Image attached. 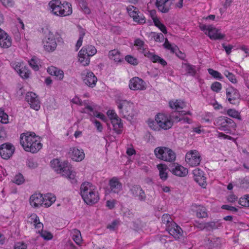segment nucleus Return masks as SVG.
Listing matches in <instances>:
<instances>
[{
	"label": "nucleus",
	"instance_id": "nucleus-1",
	"mask_svg": "<svg viewBox=\"0 0 249 249\" xmlns=\"http://www.w3.org/2000/svg\"><path fill=\"white\" fill-rule=\"evenodd\" d=\"M37 139L38 137L34 132H27L20 135V143L26 151L36 153L42 146Z\"/></svg>",
	"mask_w": 249,
	"mask_h": 249
},
{
	"label": "nucleus",
	"instance_id": "nucleus-2",
	"mask_svg": "<svg viewBox=\"0 0 249 249\" xmlns=\"http://www.w3.org/2000/svg\"><path fill=\"white\" fill-rule=\"evenodd\" d=\"M80 195L84 202L89 205L97 203L100 199L96 187L89 182L81 184Z\"/></svg>",
	"mask_w": 249,
	"mask_h": 249
},
{
	"label": "nucleus",
	"instance_id": "nucleus-3",
	"mask_svg": "<svg viewBox=\"0 0 249 249\" xmlns=\"http://www.w3.org/2000/svg\"><path fill=\"white\" fill-rule=\"evenodd\" d=\"M50 164L57 173L67 178L73 184L76 182L75 173L73 172L72 167L67 161L61 162L59 160L55 159L51 160Z\"/></svg>",
	"mask_w": 249,
	"mask_h": 249
},
{
	"label": "nucleus",
	"instance_id": "nucleus-4",
	"mask_svg": "<svg viewBox=\"0 0 249 249\" xmlns=\"http://www.w3.org/2000/svg\"><path fill=\"white\" fill-rule=\"evenodd\" d=\"M49 5L52 13L57 16L66 17L72 14V6L70 3L67 1L62 2L60 0H53Z\"/></svg>",
	"mask_w": 249,
	"mask_h": 249
},
{
	"label": "nucleus",
	"instance_id": "nucleus-5",
	"mask_svg": "<svg viewBox=\"0 0 249 249\" xmlns=\"http://www.w3.org/2000/svg\"><path fill=\"white\" fill-rule=\"evenodd\" d=\"M56 39L58 42L62 40V38L60 37V35L58 32H56L55 35L50 31L46 33L43 40V47L45 50L49 52L54 51L57 45Z\"/></svg>",
	"mask_w": 249,
	"mask_h": 249
},
{
	"label": "nucleus",
	"instance_id": "nucleus-6",
	"mask_svg": "<svg viewBox=\"0 0 249 249\" xmlns=\"http://www.w3.org/2000/svg\"><path fill=\"white\" fill-rule=\"evenodd\" d=\"M97 50L92 45L83 47L78 53L79 61L83 66H87L90 62L89 57L95 54Z\"/></svg>",
	"mask_w": 249,
	"mask_h": 249
},
{
	"label": "nucleus",
	"instance_id": "nucleus-7",
	"mask_svg": "<svg viewBox=\"0 0 249 249\" xmlns=\"http://www.w3.org/2000/svg\"><path fill=\"white\" fill-rule=\"evenodd\" d=\"M156 157L161 160L166 161H174L176 159V154L171 149L164 147H158L154 150Z\"/></svg>",
	"mask_w": 249,
	"mask_h": 249
},
{
	"label": "nucleus",
	"instance_id": "nucleus-8",
	"mask_svg": "<svg viewBox=\"0 0 249 249\" xmlns=\"http://www.w3.org/2000/svg\"><path fill=\"white\" fill-rule=\"evenodd\" d=\"M119 112L122 114L124 118L127 119L133 118L134 114L132 111L133 104L126 100H118L116 102Z\"/></svg>",
	"mask_w": 249,
	"mask_h": 249
},
{
	"label": "nucleus",
	"instance_id": "nucleus-9",
	"mask_svg": "<svg viewBox=\"0 0 249 249\" xmlns=\"http://www.w3.org/2000/svg\"><path fill=\"white\" fill-rule=\"evenodd\" d=\"M216 124L218 129L227 133H230V128H234L236 124L232 120L227 117L221 116L217 118Z\"/></svg>",
	"mask_w": 249,
	"mask_h": 249
},
{
	"label": "nucleus",
	"instance_id": "nucleus-10",
	"mask_svg": "<svg viewBox=\"0 0 249 249\" xmlns=\"http://www.w3.org/2000/svg\"><path fill=\"white\" fill-rule=\"evenodd\" d=\"M201 160V157L197 150H190L186 154L185 161L190 166H198Z\"/></svg>",
	"mask_w": 249,
	"mask_h": 249
},
{
	"label": "nucleus",
	"instance_id": "nucleus-11",
	"mask_svg": "<svg viewBox=\"0 0 249 249\" xmlns=\"http://www.w3.org/2000/svg\"><path fill=\"white\" fill-rule=\"evenodd\" d=\"M155 121L159 126L164 130L170 128L173 125L172 121L164 114H157L155 117Z\"/></svg>",
	"mask_w": 249,
	"mask_h": 249
},
{
	"label": "nucleus",
	"instance_id": "nucleus-12",
	"mask_svg": "<svg viewBox=\"0 0 249 249\" xmlns=\"http://www.w3.org/2000/svg\"><path fill=\"white\" fill-rule=\"evenodd\" d=\"M81 76L84 83L88 86L93 88L96 86L97 78L92 71H84L81 74Z\"/></svg>",
	"mask_w": 249,
	"mask_h": 249
},
{
	"label": "nucleus",
	"instance_id": "nucleus-13",
	"mask_svg": "<svg viewBox=\"0 0 249 249\" xmlns=\"http://www.w3.org/2000/svg\"><path fill=\"white\" fill-rule=\"evenodd\" d=\"M15 151L14 145L10 143H5L0 145V155L5 160L9 159Z\"/></svg>",
	"mask_w": 249,
	"mask_h": 249
},
{
	"label": "nucleus",
	"instance_id": "nucleus-14",
	"mask_svg": "<svg viewBox=\"0 0 249 249\" xmlns=\"http://www.w3.org/2000/svg\"><path fill=\"white\" fill-rule=\"evenodd\" d=\"M130 192L133 197L141 201H144L146 199L144 191L140 185H132L129 189Z\"/></svg>",
	"mask_w": 249,
	"mask_h": 249
},
{
	"label": "nucleus",
	"instance_id": "nucleus-15",
	"mask_svg": "<svg viewBox=\"0 0 249 249\" xmlns=\"http://www.w3.org/2000/svg\"><path fill=\"white\" fill-rule=\"evenodd\" d=\"M227 99L231 104L236 105L239 102L240 97L237 89L233 87H230L226 89Z\"/></svg>",
	"mask_w": 249,
	"mask_h": 249
},
{
	"label": "nucleus",
	"instance_id": "nucleus-16",
	"mask_svg": "<svg viewBox=\"0 0 249 249\" xmlns=\"http://www.w3.org/2000/svg\"><path fill=\"white\" fill-rule=\"evenodd\" d=\"M25 100L30 104L31 108L36 110H39L40 107V102L36 93L33 92H27Z\"/></svg>",
	"mask_w": 249,
	"mask_h": 249
},
{
	"label": "nucleus",
	"instance_id": "nucleus-17",
	"mask_svg": "<svg viewBox=\"0 0 249 249\" xmlns=\"http://www.w3.org/2000/svg\"><path fill=\"white\" fill-rule=\"evenodd\" d=\"M129 87L132 90H144L146 89L145 83L142 79L135 77L129 81Z\"/></svg>",
	"mask_w": 249,
	"mask_h": 249
},
{
	"label": "nucleus",
	"instance_id": "nucleus-18",
	"mask_svg": "<svg viewBox=\"0 0 249 249\" xmlns=\"http://www.w3.org/2000/svg\"><path fill=\"white\" fill-rule=\"evenodd\" d=\"M166 230L175 239H178L182 235V230L175 222L167 226Z\"/></svg>",
	"mask_w": 249,
	"mask_h": 249
},
{
	"label": "nucleus",
	"instance_id": "nucleus-19",
	"mask_svg": "<svg viewBox=\"0 0 249 249\" xmlns=\"http://www.w3.org/2000/svg\"><path fill=\"white\" fill-rule=\"evenodd\" d=\"M194 180L201 187L205 188L206 185V177L204 172L199 168H196L193 171Z\"/></svg>",
	"mask_w": 249,
	"mask_h": 249
},
{
	"label": "nucleus",
	"instance_id": "nucleus-20",
	"mask_svg": "<svg viewBox=\"0 0 249 249\" xmlns=\"http://www.w3.org/2000/svg\"><path fill=\"white\" fill-rule=\"evenodd\" d=\"M12 45L11 37L3 30L0 28V46L3 48H8Z\"/></svg>",
	"mask_w": 249,
	"mask_h": 249
},
{
	"label": "nucleus",
	"instance_id": "nucleus-21",
	"mask_svg": "<svg viewBox=\"0 0 249 249\" xmlns=\"http://www.w3.org/2000/svg\"><path fill=\"white\" fill-rule=\"evenodd\" d=\"M110 192L111 193L118 194L122 190V184L116 177H113L109 181Z\"/></svg>",
	"mask_w": 249,
	"mask_h": 249
},
{
	"label": "nucleus",
	"instance_id": "nucleus-22",
	"mask_svg": "<svg viewBox=\"0 0 249 249\" xmlns=\"http://www.w3.org/2000/svg\"><path fill=\"white\" fill-rule=\"evenodd\" d=\"M173 0H156V5L162 13H167L172 4Z\"/></svg>",
	"mask_w": 249,
	"mask_h": 249
},
{
	"label": "nucleus",
	"instance_id": "nucleus-23",
	"mask_svg": "<svg viewBox=\"0 0 249 249\" xmlns=\"http://www.w3.org/2000/svg\"><path fill=\"white\" fill-rule=\"evenodd\" d=\"M69 154L71 159L76 161L82 160L85 158V154L82 149H79L76 147L71 148Z\"/></svg>",
	"mask_w": 249,
	"mask_h": 249
},
{
	"label": "nucleus",
	"instance_id": "nucleus-24",
	"mask_svg": "<svg viewBox=\"0 0 249 249\" xmlns=\"http://www.w3.org/2000/svg\"><path fill=\"white\" fill-rule=\"evenodd\" d=\"M44 197L41 194H34L30 198L31 205L35 208L43 205Z\"/></svg>",
	"mask_w": 249,
	"mask_h": 249
},
{
	"label": "nucleus",
	"instance_id": "nucleus-25",
	"mask_svg": "<svg viewBox=\"0 0 249 249\" xmlns=\"http://www.w3.org/2000/svg\"><path fill=\"white\" fill-rule=\"evenodd\" d=\"M170 171L174 175L179 177H185L188 173L186 168L179 165L173 167Z\"/></svg>",
	"mask_w": 249,
	"mask_h": 249
},
{
	"label": "nucleus",
	"instance_id": "nucleus-26",
	"mask_svg": "<svg viewBox=\"0 0 249 249\" xmlns=\"http://www.w3.org/2000/svg\"><path fill=\"white\" fill-rule=\"evenodd\" d=\"M111 123L113 127V130L117 134H120L122 132L123 124L121 119L119 117L113 118L111 120Z\"/></svg>",
	"mask_w": 249,
	"mask_h": 249
},
{
	"label": "nucleus",
	"instance_id": "nucleus-27",
	"mask_svg": "<svg viewBox=\"0 0 249 249\" xmlns=\"http://www.w3.org/2000/svg\"><path fill=\"white\" fill-rule=\"evenodd\" d=\"M207 35H208L211 39L214 40L222 39L224 37V35L219 33L218 30L212 26L210 27Z\"/></svg>",
	"mask_w": 249,
	"mask_h": 249
},
{
	"label": "nucleus",
	"instance_id": "nucleus-28",
	"mask_svg": "<svg viewBox=\"0 0 249 249\" xmlns=\"http://www.w3.org/2000/svg\"><path fill=\"white\" fill-rule=\"evenodd\" d=\"M47 72L52 75H54L58 80H62L64 77L63 71L58 70L57 68L51 66L47 69Z\"/></svg>",
	"mask_w": 249,
	"mask_h": 249
},
{
	"label": "nucleus",
	"instance_id": "nucleus-29",
	"mask_svg": "<svg viewBox=\"0 0 249 249\" xmlns=\"http://www.w3.org/2000/svg\"><path fill=\"white\" fill-rule=\"evenodd\" d=\"M169 105L172 109L176 110L181 109L186 107V103L180 99L170 101Z\"/></svg>",
	"mask_w": 249,
	"mask_h": 249
},
{
	"label": "nucleus",
	"instance_id": "nucleus-30",
	"mask_svg": "<svg viewBox=\"0 0 249 249\" xmlns=\"http://www.w3.org/2000/svg\"><path fill=\"white\" fill-rule=\"evenodd\" d=\"M108 56L109 59L113 60L115 62H120L122 60L120 52L116 49L110 51Z\"/></svg>",
	"mask_w": 249,
	"mask_h": 249
},
{
	"label": "nucleus",
	"instance_id": "nucleus-31",
	"mask_svg": "<svg viewBox=\"0 0 249 249\" xmlns=\"http://www.w3.org/2000/svg\"><path fill=\"white\" fill-rule=\"evenodd\" d=\"M182 67L185 69L187 75L195 76L196 74V67L194 65H191L189 63H183Z\"/></svg>",
	"mask_w": 249,
	"mask_h": 249
},
{
	"label": "nucleus",
	"instance_id": "nucleus-32",
	"mask_svg": "<svg viewBox=\"0 0 249 249\" xmlns=\"http://www.w3.org/2000/svg\"><path fill=\"white\" fill-rule=\"evenodd\" d=\"M157 168L159 170L160 178L162 180H166L168 178L166 166L162 164H160L157 165Z\"/></svg>",
	"mask_w": 249,
	"mask_h": 249
},
{
	"label": "nucleus",
	"instance_id": "nucleus-33",
	"mask_svg": "<svg viewBox=\"0 0 249 249\" xmlns=\"http://www.w3.org/2000/svg\"><path fill=\"white\" fill-rule=\"evenodd\" d=\"M208 245L210 248H217L221 244V239L219 237H211L207 239Z\"/></svg>",
	"mask_w": 249,
	"mask_h": 249
},
{
	"label": "nucleus",
	"instance_id": "nucleus-34",
	"mask_svg": "<svg viewBox=\"0 0 249 249\" xmlns=\"http://www.w3.org/2000/svg\"><path fill=\"white\" fill-rule=\"evenodd\" d=\"M56 200L55 197L52 194L45 196L43 200V205L45 207H50Z\"/></svg>",
	"mask_w": 249,
	"mask_h": 249
},
{
	"label": "nucleus",
	"instance_id": "nucleus-35",
	"mask_svg": "<svg viewBox=\"0 0 249 249\" xmlns=\"http://www.w3.org/2000/svg\"><path fill=\"white\" fill-rule=\"evenodd\" d=\"M163 47L167 50H170L172 53H177V51H178L180 53L181 52L179 51L178 47L176 46H172V45L169 42L167 38H165V42L163 45Z\"/></svg>",
	"mask_w": 249,
	"mask_h": 249
},
{
	"label": "nucleus",
	"instance_id": "nucleus-36",
	"mask_svg": "<svg viewBox=\"0 0 249 249\" xmlns=\"http://www.w3.org/2000/svg\"><path fill=\"white\" fill-rule=\"evenodd\" d=\"M72 239L77 245H80L82 242V237L80 231L74 229L72 231Z\"/></svg>",
	"mask_w": 249,
	"mask_h": 249
},
{
	"label": "nucleus",
	"instance_id": "nucleus-37",
	"mask_svg": "<svg viewBox=\"0 0 249 249\" xmlns=\"http://www.w3.org/2000/svg\"><path fill=\"white\" fill-rule=\"evenodd\" d=\"M196 214L197 217L205 218L207 217V213L206 209L201 206H199L196 210Z\"/></svg>",
	"mask_w": 249,
	"mask_h": 249
},
{
	"label": "nucleus",
	"instance_id": "nucleus-38",
	"mask_svg": "<svg viewBox=\"0 0 249 249\" xmlns=\"http://www.w3.org/2000/svg\"><path fill=\"white\" fill-rule=\"evenodd\" d=\"M220 224L217 222L210 221L205 223V229L207 231H211L218 229L220 227Z\"/></svg>",
	"mask_w": 249,
	"mask_h": 249
},
{
	"label": "nucleus",
	"instance_id": "nucleus-39",
	"mask_svg": "<svg viewBox=\"0 0 249 249\" xmlns=\"http://www.w3.org/2000/svg\"><path fill=\"white\" fill-rule=\"evenodd\" d=\"M80 106L85 107V108L87 110V111H85V112L90 114L92 111H93L94 105H92V103L90 104L88 100L82 101Z\"/></svg>",
	"mask_w": 249,
	"mask_h": 249
},
{
	"label": "nucleus",
	"instance_id": "nucleus-40",
	"mask_svg": "<svg viewBox=\"0 0 249 249\" xmlns=\"http://www.w3.org/2000/svg\"><path fill=\"white\" fill-rule=\"evenodd\" d=\"M127 12L128 13L130 17L134 19V18L138 15V13L139 12V11L136 7L134 6H129L126 8Z\"/></svg>",
	"mask_w": 249,
	"mask_h": 249
},
{
	"label": "nucleus",
	"instance_id": "nucleus-41",
	"mask_svg": "<svg viewBox=\"0 0 249 249\" xmlns=\"http://www.w3.org/2000/svg\"><path fill=\"white\" fill-rule=\"evenodd\" d=\"M85 35V32L83 29L80 30L79 32V38L77 41V43L75 45V51H77L79 48L82 45L83 39Z\"/></svg>",
	"mask_w": 249,
	"mask_h": 249
},
{
	"label": "nucleus",
	"instance_id": "nucleus-42",
	"mask_svg": "<svg viewBox=\"0 0 249 249\" xmlns=\"http://www.w3.org/2000/svg\"><path fill=\"white\" fill-rule=\"evenodd\" d=\"M154 23L163 34H166L167 33L166 26L159 19H155Z\"/></svg>",
	"mask_w": 249,
	"mask_h": 249
},
{
	"label": "nucleus",
	"instance_id": "nucleus-43",
	"mask_svg": "<svg viewBox=\"0 0 249 249\" xmlns=\"http://www.w3.org/2000/svg\"><path fill=\"white\" fill-rule=\"evenodd\" d=\"M29 64L31 67L35 71L39 70V65L37 58L36 57H33L30 61Z\"/></svg>",
	"mask_w": 249,
	"mask_h": 249
},
{
	"label": "nucleus",
	"instance_id": "nucleus-44",
	"mask_svg": "<svg viewBox=\"0 0 249 249\" xmlns=\"http://www.w3.org/2000/svg\"><path fill=\"white\" fill-rule=\"evenodd\" d=\"M239 203L244 207H249V195H245L240 198Z\"/></svg>",
	"mask_w": 249,
	"mask_h": 249
},
{
	"label": "nucleus",
	"instance_id": "nucleus-45",
	"mask_svg": "<svg viewBox=\"0 0 249 249\" xmlns=\"http://www.w3.org/2000/svg\"><path fill=\"white\" fill-rule=\"evenodd\" d=\"M227 114L232 118L241 120V116L238 111L234 109H229L227 110Z\"/></svg>",
	"mask_w": 249,
	"mask_h": 249
},
{
	"label": "nucleus",
	"instance_id": "nucleus-46",
	"mask_svg": "<svg viewBox=\"0 0 249 249\" xmlns=\"http://www.w3.org/2000/svg\"><path fill=\"white\" fill-rule=\"evenodd\" d=\"M161 220L162 222L165 224L166 226L170 225L172 222H174L170 215L167 213H165L162 216Z\"/></svg>",
	"mask_w": 249,
	"mask_h": 249
},
{
	"label": "nucleus",
	"instance_id": "nucleus-47",
	"mask_svg": "<svg viewBox=\"0 0 249 249\" xmlns=\"http://www.w3.org/2000/svg\"><path fill=\"white\" fill-rule=\"evenodd\" d=\"M0 122L4 124L8 123V116L2 108H0Z\"/></svg>",
	"mask_w": 249,
	"mask_h": 249
},
{
	"label": "nucleus",
	"instance_id": "nucleus-48",
	"mask_svg": "<svg viewBox=\"0 0 249 249\" xmlns=\"http://www.w3.org/2000/svg\"><path fill=\"white\" fill-rule=\"evenodd\" d=\"M152 37L157 42H163L164 39V36L161 33H156L155 32H152Z\"/></svg>",
	"mask_w": 249,
	"mask_h": 249
},
{
	"label": "nucleus",
	"instance_id": "nucleus-49",
	"mask_svg": "<svg viewBox=\"0 0 249 249\" xmlns=\"http://www.w3.org/2000/svg\"><path fill=\"white\" fill-rule=\"evenodd\" d=\"M133 20L139 24H143L146 22L145 17L140 12L138 13V15L134 18Z\"/></svg>",
	"mask_w": 249,
	"mask_h": 249
},
{
	"label": "nucleus",
	"instance_id": "nucleus-50",
	"mask_svg": "<svg viewBox=\"0 0 249 249\" xmlns=\"http://www.w3.org/2000/svg\"><path fill=\"white\" fill-rule=\"evenodd\" d=\"M181 117L180 116V112L178 111L173 112L170 115L169 118L172 121V122H179Z\"/></svg>",
	"mask_w": 249,
	"mask_h": 249
},
{
	"label": "nucleus",
	"instance_id": "nucleus-51",
	"mask_svg": "<svg viewBox=\"0 0 249 249\" xmlns=\"http://www.w3.org/2000/svg\"><path fill=\"white\" fill-rule=\"evenodd\" d=\"M0 1L7 8L13 7L15 4L14 0H0Z\"/></svg>",
	"mask_w": 249,
	"mask_h": 249
},
{
	"label": "nucleus",
	"instance_id": "nucleus-52",
	"mask_svg": "<svg viewBox=\"0 0 249 249\" xmlns=\"http://www.w3.org/2000/svg\"><path fill=\"white\" fill-rule=\"evenodd\" d=\"M209 73L211 75L213 78L220 80L222 78V76L220 72L218 71H215L212 69H209L208 70Z\"/></svg>",
	"mask_w": 249,
	"mask_h": 249
},
{
	"label": "nucleus",
	"instance_id": "nucleus-53",
	"mask_svg": "<svg viewBox=\"0 0 249 249\" xmlns=\"http://www.w3.org/2000/svg\"><path fill=\"white\" fill-rule=\"evenodd\" d=\"M125 60L129 64L136 66L138 64V59L130 55H127L125 57Z\"/></svg>",
	"mask_w": 249,
	"mask_h": 249
},
{
	"label": "nucleus",
	"instance_id": "nucleus-54",
	"mask_svg": "<svg viewBox=\"0 0 249 249\" xmlns=\"http://www.w3.org/2000/svg\"><path fill=\"white\" fill-rule=\"evenodd\" d=\"M24 182V178L21 174H18L16 175L14 178L13 182L18 184L20 185Z\"/></svg>",
	"mask_w": 249,
	"mask_h": 249
},
{
	"label": "nucleus",
	"instance_id": "nucleus-55",
	"mask_svg": "<svg viewBox=\"0 0 249 249\" xmlns=\"http://www.w3.org/2000/svg\"><path fill=\"white\" fill-rule=\"evenodd\" d=\"M26 165L31 169H35L38 166L37 162L34 159H28L26 161Z\"/></svg>",
	"mask_w": 249,
	"mask_h": 249
},
{
	"label": "nucleus",
	"instance_id": "nucleus-56",
	"mask_svg": "<svg viewBox=\"0 0 249 249\" xmlns=\"http://www.w3.org/2000/svg\"><path fill=\"white\" fill-rule=\"evenodd\" d=\"M120 225V221L118 220H115L113 221L110 224H108L107 226V228L110 231H115L116 230L118 226Z\"/></svg>",
	"mask_w": 249,
	"mask_h": 249
},
{
	"label": "nucleus",
	"instance_id": "nucleus-57",
	"mask_svg": "<svg viewBox=\"0 0 249 249\" xmlns=\"http://www.w3.org/2000/svg\"><path fill=\"white\" fill-rule=\"evenodd\" d=\"M41 236L45 240H49L53 238V236L52 234L46 231L41 230L40 232Z\"/></svg>",
	"mask_w": 249,
	"mask_h": 249
},
{
	"label": "nucleus",
	"instance_id": "nucleus-58",
	"mask_svg": "<svg viewBox=\"0 0 249 249\" xmlns=\"http://www.w3.org/2000/svg\"><path fill=\"white\" fill-rule=\"evenodd\" d=\"M224 75L228 78V79L232 83H236L237 82L235 76L230 72L228 71H224Z\"/></svg>",
	"mask_w": 249,
	"mask_h": 249
},
{
	"label": "nucleus",
	"instance_id": "nucleus-59",
	"mask_svg": "<svg viewBox=\"0 0 249 249\" xmlns=\"http://www.w3.org/2000/svg\"><path fill=\"white\" fill-rule=\"evenodd\" d=\"M134 45L137 47V49L140 51L145 47L144 41L139 38L135 40Z\"/></svg>",
	"mask_w": 249,
	"mask_h": 249
},
{
	"label": "nucleus",
	"instance_id": "nucleus-60",
	"mask_svg": "<svg viewBox=\"0 0 249 249\" xmlns=\"http://www.w3.org/2000/svg\"><path fill=\"white\" fill-rule=\"evenodd\" d=\"M221 89L222 85L218 82H214L211 85V89L214 92H218Z\"/></svg>",
	"mask_w": 249,
	"mask_h": 249
},
{
	"label": "nucleus",
	"instance_id": "nucleus-61",
	"mask_svg": "<svg viewBox=\"0 0 249 249\" xmlns=\"http://www.w3.org/2000/svg\"><path fill=\"white\" fill-rule=\"evenodd\" d=\"M19 75L22 78H27L29 77V72L25 67H22L21 70L18 72Z\"/></svg>",
	"mask_w": 249,
	"mask_h": 249
},
{
	"label": "nucleus",
	"instance_id": "nucleus-62",
	"mask_svg": "<svg viewBox=\"0 0 249 249\" xmlns=\"http://www.w3.org/2000/svg\"><path fill=\"white\" fill-rule=\"evenodd\" d=\"M80 6L85 14H89L90 13V10L86 2L82 1L80 4Z\"/></svg>",
	"mask_w": 249,
	"mask_h": 249
},
{
	"label": "nucleus",
	"instance_id": "nucleus-63",
	"mask_svg": "<svg viewBox=\"0 0 249 249\" xmlns=\"http://www.w3.org/2000/svg\"><path fill=\"white\" fill-rule=\"evenodd\" d=\"M153 62H158L163 66H165L167 65V62L163 58H161L160 57L157 55H156V56H154Z\"/></svg>",
	"mask_w": 249,
	"mask_h": 249
},
{
	"label": "nucleus",
	"instance_id": "nucleus-64",
	"mask_svg": "<svg viewBox=\"0 0 249 249\" xmlns=\"http://www.w3.org/2000/svg\"><path fill=\"white\" fill-rule=\"evenodd\" d=\"M223 48L224 49L226 53L229 55L231 53V50L233 49V46L231 45H226L225 43L222 44Z\"/></svg>",
	"mask_w": 249,
	"mask_h": 249
}]
</instances>
